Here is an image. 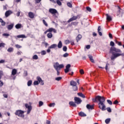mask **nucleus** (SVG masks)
Instances as JSON below:
<instances>
[{
  "instance_id": "obj_1",
  "label": "nucleus",
  "mask_w": 124,
  "mask_h": 124,
  "mask_svg": "<svg viewBox=\"0 0 124 124\" xmlns=\"http://www.w3.org/2000/svg\"><path fill=\"white\" fill-rule=\"evenodd\" d=\"M96 99H97L99 101L98 106L100 109H102V111H105L106 110V107L104 103L105 102V97L100 96H96Z\"/></svg>"
},
{
  "instance_id": "obj_2",
  "label": "nucleus",
  "mask_w": 124,
  "mask_h": 124,
  "mask_svg": "<svg viewBox=\"0 0 124 124\" xmlns=\"http://www.w3.org/2000/svg\"><path fill=\"white\" fill-rule=\"evenodd\" d=\"M53 66L57 71V74L58 76L60 75V70H61V68H63V67H64V65H63V64H62L60 65L58 62L55 63L53 65Z\"/></svg>"
},
{
  "instance_id": "obj_3",
  "label": "nucleus",
  "mask_w": 124,
  "mask_h": 124,
  "mask_svg": "<svg viewBox=\"0 0 124 124\" xmlns=\"http://www.w3.org/2000/svg\"><path fill=\"white\" fill-rule=\"evenodd\" d=\"M24 111H22L21 110H18L16 111L15 114L18 117H20L21 118H24V117H25V115H24Z\"/></svg>"
},
{
  "instance_id": "obj_4",
  "label": "nucleus",
  "mask_w": 124,
  "mask_h": 124,
  "mask_svg": "<svg viewBox=\"0 0 124 124\" xmlns=\"http://www.w3.org/2000/svg\"><path fill=\"white\" fill-rule=\"evenodd\" d=\"M112 56L111 57V60H115L118 57H120V56H124V54L122 53H115L114 52H112Z\"/></svg>"
},
{
  "instance_id": "obj_5",
  "label": "nucleus",
  "mask_w": 124,
  "mask_h": 124,
  "mask_svg": "<svg viewBox=\"0 0 124 124\" xmlns=\"http://www.w3.org/2000/svg\"><path fill=\"white\" fill-rule=\"evenodd\" d=\"M110 51L115 52L116 53H122V50L120 49H118L115 47H111Z\"/></svg>"
},
{
  "instance_id": "obj_6",
  "label": "nucleus",
  "mask_w": 124,
  "mask_h": 124,
  "mask_svg": "<svg viewBox=\"0 0 124 124\" xmlns=\"http://www.w3.org/2000/svg\"><path fill=\"white\" fill-rule=\"evenodd\" d=\"M74 100L75 103H77V104H80L81 102H82V100L79 97H75Z\"/></svg>"
},
{
  "instance_id": "obj_7",
  "label": "nucleus",
  "mask_w": 124,
  "mask_h": 124,
  "mask_svg": "<svg viewBox=\"0 0 124 124\" xmlns=\"http://www.w3.org/2000/svg\"><path fill=\"white\" fill-rule=\"evenodd\" d=\"M25 107L28 109L27 114L30 113L31 111V106L29 105L28 104H25Z\"/></svg>"
},
{
  "instance_id": "obj_8",
  "label": "nucleus",
  "mask_w": 124,
  "mask_h": 124,
  "mask_svg": "<svg viewBox=\"0 0 124 124\" xmlns=\"http://www.w3.org/2000/svg\"><path fill=\"white\" fill-rule=\"evenodd\" d=\"M49 12L51 13V14H56V13H58V11L55 9L50 8L49 9Z\"/></svg>"
},
{
  "instance_id": "obj_9",
  "label": "nucleus",
  "mask_w": 124,
  "mask_h": 124,
  "mask_svg": "<svg viewBox=\"0 0 124 124\" xmlns=\"http://www.w3.org/2000/svg\"><path fill=\"white\" fill-rule=\"evenodd\" d=\"M78 19V16H74L72 18H70L68 20V23H70V22H72V21H75V20H77Z\"/></svg>"
},
{
  "instance_id": "obj_10",
  "label": "nucleus",
  "mask_w": 124,
  "mask_h": 124,
  "mask_svg": "<svg viewBox=\"0 0 124 124\" xmlns=\"http://www.w3.org/2000/svg\"><path fill=\"white\" fill-rule=\"evenodd\" d=\"M71 66V65L70 64H68L66 66V69H65L64 71H65V73H67L68 72H69V69L70 68V67Z\"/></svg>"
},
{
  "instance_id": "obj_11",
  "label": "nucleus",
  "mask_w": 124,
  "mask_h": 124,
  "mask_svg": "<svg viewBox=\"0 0 124 124\" xmlns=\"http://www.w3.org/2000/svg\"><path fill=\"white\" fill-rule=\"evenodd\" d=\"M12 13H13V12H12L11 10L7 11L5 13V17H8L11 14H12Z\"/></svg>"
},
{
  "instance_id": "obj_12",
  "label": "nucleus",
  "mask_w": 124,
  "mask_h": 124,
  "mask_svg": "<svg viewBox=\"0 0 124 124\" xmlns=\"http://www.w3.org/2000/svg\"><path fill=\"white\" fill-rule=\"evenodd\" d=\"M47 31H48V32H52V31H53V32L56 33L57 32V30L53 28H50L47 29Z\"/></svg>"
},
{
  "instance_id": "obj_13",
  "label": "nucleus",
  "mask_w": 124,
  "mask_h": 124,
  "mask_svg": "<svg viewBox=\"0 0 124 124\" xmlns=\"http://www.w3.org/2000/svg\"><path fill=\"white\" fill-rule=\"evenodd\" d=\"M28 16L29 18H31V19H33V18H34V14L31 12L29 13Z\"/></svg>"
},
{
  "instance_id": "obj_14",
  "label": "nucleus",
  "mask_w": 124,
  "mask_h": 124,
  "mask_svg": "<svg viewBox=\"0 0 124 124\" xmlns=\"http://www.w3.org/2000/svg\"><path fill=\"white\" fill-rule=\"evenodd\" d=\"M37 80H38V82L41 83V85H44V82L43 80H42V79H41L40 77H37Z\"/></svg>"
},
{
  "instance_id": "obj_15",
  "label": "nucleus",
  "mask_w": 124,
  "mask_h": 124,
  "mask_svg": "<svg viewBox=\"0 0 124 124\" xmlns=\"http://www.w3.org/2000/svg\"><path fill=\"white\" fill-rule=\"evenodd\" d=\"M106 19L107 21H112V17L108 14H106Z\"/></svg>"
},
{
  "instance_id": "obj_16",
  "label": "nucleus",
  "mask_w": 124,
  "mask_h": 124,
  "mask_svg": "<svg viewBox=\"0 0 124 124\" xmlns=\"http://www.w3.org/2000/svg\"><path fill=\"white\" fill-rule=\"evenodd\" d=\"M69 105L71 106H72L73 107H77V105H76V104H75L74 102H69Z\"/></svg>"
},
{
  "instance_id": "obj_17",
  "label": "nucleus",
  "mask_w": 124,
  "mask_h": 124,
  "mask_svg": "<svg viewBox=\"0 0 124 124\" xmlns=\"http://www.w3.org/2000/svg\"><path fill=\"white\" fill-rule=\"evenodd\" d=\"M70 85L71 86H72L73 87L77 86V83L76 81H74L73 80H72L70 82Z\"/></svg>"
},
{
  "instance_id": "obj_18",
  "label": "nucleus",
  "mask_w": 124,
  "mask_h": 124,
  "mask_svg": "<svg viewBox=\"0 0 124 124\" xmlns=\"http://www.w3.org/2000/svg\"><path fill=\"white\" fill-rule=\"evenodd\" d=\"M79 116L80 117H87V114L83 112H80L78 113Z\"/></svg>"
},
{
  "instance_id": "obj_19",
  "label": "nucleus",
  "mask_w": 124,
  "mask_h": 124,
  "mask_svg": "<svg viewBox=\"0 0 124 124\" xmlns=\"http://www.w3.org/2000/svg\"><path fill=\"white\" fill-rule=\"evenodd\" d=\"M17 38H26V35L24 34L18 35L17 36Z\"/></svg>"
},
{
  "instance_id": "obj_20",
  "label": "nucleus",
  "mask_w": 124,
  "mask_h": 124,
  "mask_svg": "<svg viewBox=\"0 0 124 124\" xmlns=\"http://www.w3.org/2000/svg\"><path fill=\"white\" fill-rule=\"evenodd\" d=\"M17 74V70L16 69H13L12 71V75H16Z\"/></svg>"
},
{
  "instance_id": "obj_21",
  "label": "nucleus",
  "mask_w": 124,
  "mask_h": 124,
  "mask_svg": "<svg viewBox=\"0 0 124 124\" xmlns=\"http://www.w3.org/2000/svg\"><path fill=\"white\" fill-rule=\"evenodd\" d=\"M78 96H80V97H82L83 98H85V97H86V96H85V95H84L82 93H78Z\"/></svg>"
},
{
  "instance_id": "obj_22",
  "label": "nucleus",
  "mask_w": 124,
  "mask_h": 124,
  "mask_svg": "<svg viewBox=\"0 0 124 124\" xmlns=\"http://www.w3.org/2000/svg\"><path fill=\"white\" fill-rule=\"evenodd\" d=\"M57 46L58 45H57V44H53L49 46V48L50 49H55V48H57Z\"/></svg>"
},
{
  "instance_id": "obj_23",
  "label": "nucleus",
  "mask_w": 124,
  "mask_h": 124,
  "mask_svg": "<svg viewBox=\"0 0 124 124\" xmlns=\"http://www.w3.org/2000/svg\"><path fill=\"white\" fill-rule=\"evenodd\" d=\"M86 108L87 109H93V105H87Z\"/></svg>"
},
{
  "instance_id": "obj_24",
  "label": "nucleus",
  "mask_w": 124,
  "mask_h": 124,
  "mask_svg": "<svg viewBox=\"0 0 124 124\" xmlns=\"http://www.w3.org/2000/svg\"><path fill=\"white\" fill-rule=\"evenodd\" d=\"M58 48H61L62 47V41H59L58 44Z\"/></svg>"
},
{
  "instance_id": "obj_25",
  "label": "nucleus",
  "mask_w": 124,
  "mask_h": 124,
  "mask_svg": "<svg viewBox=\"0 0 124 124\" xmlns=\"http://www.w3.org/2000/svg\"><path fill=\"white\" fill-rule=\"evenodd\" d=\"M88 57L92 62H94V60H93V56L89 55Z\"/></svg>"
},
{
  "instance_id": "obj_26",
  "label": "nucleus",
  "mask_w": 124,
  "mask_h": 124,
  "mask_svg": "<svg viewBox=\"0 0 124 124\" xmlns=\"http://www.w3.org/2000/svg\"><path fill=\"white\" fill-rule=\"evenodd\" d=\"M16 29H19L22 28V25L21 24H17L16 25Z\"/></svg>"
},
{
  "instance_id": "obj_27",
  "label": "nucleus",
  "mask_w": 124,
  "mask_h": 124,
  "mask_svg": "<svg viewBox=\"0 0 124 124\" xmlns=\"http://www.w3.org/2000/svg\"><path fill=\"white\" fill-rule=\"evenodd\" d=\"M81 38H82V35L80 34L78 35L76 38L77 42H78V41H79Z\"/></svg>"
},
{
  "instance_id": "obj_28",
  "label": "nucleus",
  "mask_w": 124,
  "mask_h": 124,
  "mask_svg": "<svg viewBox=\"0 0 124 124\" xmlns=\"http://www.w3.org/2000/svg\"><path fill=\"white\" fill-rule=\"evenodd\" d=\"M13 26H14V25L13 24L8 25L7 27L8 30H9V31H10V30H12V29H13Z\"/></svg>"
},
{
  "instance_id": "obj_29",
  "label": "nucleus",
  "mask_w": 124,
  "mask_h": 124,
  "mask_svg": "<svg viewBox=\"0 0 124 124\" xmlns=\"http://www.w3.org/2000/svg\"><path fill=\"white\" fill-rule=\"evenodd\" d=\"M47 36L48 38H52V37H53V34H52V33L51 32L48 33L47 34Z\"/></svg>"
},
{
  "instance_id": "obj_30",
  "label": "nucleus",
  "mask_w": 124,
  "mask_h": 124,
  "mask_svg": "<svg viewBox=\"0 0 124 124\" xmlns=\"http://www.w3.org/2000/svg\"><path fill=\"white\" fill-rule=\"evenodd\" d=\"M4 46H5L4 43H0V48H4Z\"/></svg>"
},
{
  "instance_id": "obj_31",
  "label": "nucleus",
  "mask_w": 124,
  "mask_h": 124,
  "mask_svg": "<svg viewBox=\"0 0 124 124\" xmlns=\"http://www.w3.org/2000/svg\"><path fill=\"white\" fill-rule=\"evenodd\" d=\"M14 50V48H13V47H10L7 49L8 52H13V51Z\"/></svg>"
},
{
  "instance_id": "obj_32",
  "label": "nucleus",
  "mask_w": 124,
  "mask_h": 124,
  "mask_svg": "<svg viewBox=\"0 0 124 124\" xmlns=\"http://www.w3.org/2000/svg\"><path fill=\"white\" fill-rule=\"evenodd\" d=\"M56 3H57V4L60 6H61V5H62V2H61V1H60V0H57L56 1Z\"/></svg>"
},
{
  "instance_id": "obj_33",
  "label": "nucleus",
  "mask_w": 124,
  "mask_h": 124,
  "mask_svg": "<svg viewBox=\"0 0 124 124\" xmlns=\"http://www.w3.org/2000/svg\"><path fill=\"white\" fill-rule=\"evenodd\" d=\"M62 79V78L59 77L55 78L56 81H61Z\"/></svg>"
},
{
  "instance_id": "obj_34",
  "label": "nucleus",
  "mask_w": 124,
  "mask_h": 124,
  "mask_svg": "<svg viewBox=\"0 0 124 124\" xmlns=\"http://www.w3.org/2000/svg\"><path fill=\"white\" fill-rule=\"evenodd\" d=\"M31 84H32V81L31 80L28 81L27 83L28 87H30V86H31Z\"/></svg>"
},
{
  "instance_id": "obj_35",
  "label": "nucleus",
  "mask_w": 124,
  "mask_h": 124,
  "mask_svg": "<svg viewBox=\"0 0 124 124\" xmlns=\"http://www.w3.org/2000/svg\"><path fill=\"white\" fill-rule=\"evenodd\" d=\"M43 22L44 25H45V26H46V27H48V24H47V22H46V21H45V20L43 19Z\"/></svg>"
},
{
  "instance_id": "obj_36",
  "label": "nucleus",
  "mask_w": 124,
  "mask_h": 124,
  "mask_svg": "<svg viewBox=\"0 0 124 124\" xmlns=\"http://www.w3.org/2000/svg\"><path fill=\"white\" fill-rule=\"evenodd\" d=\"M55 105H56V104L55 103H50L49 105V106L50 107H55Z\"/></svg>"
},
{
  "instance_id": "obj_37",
  "label": "nucleus",
  "mask_w": 124,
  "mask_h": 124,
  "mask_svg": "<svg viewBox=\"0 0 124 124\" xmlns=\"http://www.w3.org/2000/svg\"><path fill=\"white\" fill-rule=\"evenodd\" d=\"M32 59L33 60H37L38 59V56L37 55H34L33 57H32Z\"/></svg>"
},
{
  "instance_id": "obj_38",
  "label": "nucleus",
  "mask_w": 124,
  "mask_h": 124,
  "mask_svg": "<svg viewBox=\"0 0 124 124\" xmlns=\"http://www.w3.org/2000/svg\"><path fill=\"white\" fill-rule=\"evenodd\" d=\"M69 55V54L67 53H65L63 55V58H67V57Z\"/></svg>"
},
{
  "instance_id": "obj_39",
  "label": "nucleus",
  "mask_w": 124,
  "mask_h": 124,
  "mask_svg": "<svg viewBox=\"0 0 124 124\" xmlns=\"http://www.w3.org/2000/svg\"><path fill=\"white\" fill-rule=\"evenodd\" d=\"M73 89L74 91H77L78 90V88L77 87V85H76L75 86H73Z\"/></svg>"
},
{
  "instance_id": "obj_40",
  "label": "nucleus",
  "mask_w": 124,
  "mask_h": 124,
  "mask_svg": "<svg viewBox=\"0 0 124 124\" xmlns=\"http://www.w3.org/2000/svg\"><path fill=\"white\" fill-rule=\"evenodd\" d=\"M67 6H68V7H70V8L72 7V4H71V3L70 2H68L67 3Z\"/></svg>"
},
{
  "instance_id": "obj_41",
  "label": "nucleus",
  "mask_w": 124,
  "mask_h": 124,
  "mask_svg": "<svg viewBox=\"0 0 124 124\" xmlns=\"http://www.w3.org/2000/svg\"><path fill=\"white\" fill-rule=\"evenodd\" d=\"M41 55H46V51H45V50H42V51L41 52Z\"/></svg>"
},
{
  "instance_id": "obj_42",
  "label": "nucleus",
  "mask_w": 124,
  "mask_h": 124,
  "mask_svg": "<svg viewBox=\"0 0 124 124\" xmlns=\"http://www.w3.org/2000/svg\"><path fill=\"white\" fill-rule=\"evenodd\" d=\"M110 119H107L105 120V123H106V124H109V123H110Z\"/></svg>"
},
{
  "instance_id": "obj_43",
  "label": "nucleus",
  "mask_w": 124,
  "mask_h": 124,
  "mask_svg": "<svg viewBox=\"0 0 124 124\" xmlns=\"http://www.w3.org/2000/svg\"><path fill=\"white\" fill-rule=\"evenodd\" d=\"M16 47L17 49H20V48H22V46H20V45H19L18 44L16 45Z\"/></svg>"
},
{
  "instance_id": "obj_44",
  "label": "nucleus",
  "mask_w": 124,
  "mask_h": 124,
  "mask_svg": "<svg viewBox=\"0 0 124 124\" xmlns=\"http://www.w3.org/2000/svg\"><path fill=\"white\" fill-rule=\"evenodd\" d=\"M63 51H64V52H66V51H67V47H66V46H64L63 47Z\"/></svg>"
},
{
  "instance_id": "obj_45",
  "label": "nucleus",
  "mask_w": 124,
  "mask_h": 124,
  "mask_svg": "<svg viewBox=\"0 0 124 124\" xmlns=\"http://www.w3.org/2000/svg\"><path fill=\"white\" fill-rule=\"evenodd\" d=\"M69 43H70V41H69V40H66L65 41V44L67 45L69 44Z\"/></svg>"
},
{
  "instance_id": "obj_46",
  "label": "nucleus",
  "mask_w": 124,
  "mask_h": 124,
  "mask_svg": "<svg viewBox=\"0 0 124 124\" xmlns=\"http://www.w3.org/2000/svg\"><path fill=\"white\" fill-rule=\"evenodd\" d=\"M2 75H3V72H2V71H0V79H1Z\"/></svg>"
},
{
  "instance_id": "obj_47",
  "label": "nucleus",
  "mask_w": 124,
  "mask_h": 124,
  "mask_svg": "<svg viewBox=\"0 0 124 124\" xmlns=\"http://www.w3.org/2000/svg\"><path fill=\"white\" fill-rule=\"evenodd\" d=\"M107 102L108 104H110V105H112V104H113V103L110 100H107Z\"/></svg>"
},
{
  "instance_id": "obj_48",
  "label": "nucleus",
  "mask_w": 124,
  "mask_h": 124,
  "mask_svg": "<svg viewBox=\"0 0 124 124\" xmlns=\"http://www.w3.org/2000/svg\"><path fill=\"white\" fill-rule=\"evenodd\" d=\"M42 105H43V102H42V101H40V102H39V107L42 106Z\"/></svg>"
},
{
  "instance_id": "obj_49",
  "label": "nucleus",
  "mask_w": 124,
  "mask_h": 124,
  "mask_svg": "<svg viewBox=\"0 0 124 124\" xmlns=\"http://www.w3.org/2000/svg\"><path fill=\"white\" fill-rule=\"evenodd\" d=\"M114 45H115V43L113 41H111L110 43V46H112V47H113Z\"/></svg>"
},
{
  "instance_id": "obj_50",
  "label": "nucleus",
  "mask_w": 124,
  "mask_h": 124,
  "mask_svg": "<svg viewBox=\"0 0 124 124\" xmlns=\"http://www.w3.org/2000/svg\"><path fill=\"white\" fill-rule=\"evenodd\" d=\"M107 110L108 112H109V113H111V112H112V110L111 109V108H107Z\"/></svg>"
},
{
  "instance_id": "obj_51",
  "label": "nucleus",
  "mask_w": 124,
  "mask_h": 124,
  "mask_svg": "<svg viewBox=\"0 0 124 124\" xmlns=\"http://www.w3.org/2000/svg\"><path fill=\"white\" fill-rule=\"evenodd\" d=\"M86 9L88 11H89V12H91V11H92V9L90 7H86Z\"/></svg>"
},
{
  "instance_id": "obj_52",
  "label": "nucleus",
  "mask_w": 124,
  "mask_h": 124,
  "mask_svg": "<svg viewBox=\"0 0 124 124\" xmlns=\"http://www.w3.org/2000/svg\"><path fill=\"white\" fill-rule=\"evenodd\" d=\"M33 84L35 86H36L37 85H38V84H39V82L38 81H35Z\"/></svg>"
},
{
  "instance_id": "obj_53",
  "label": "nucleus",
  "mask_w": 124,
  "mask_h": 124,
  "mask_svg": "<svg viewBox=\"0 0 124 124\" xmlns=\"http://www.w3.org/2000/svg\"><path fill=\"white\" fill-rule=\"evenodd\" d=\"M116 43H117L118 45H119V46H122V43H121V42H118L117 41H116Z\"/></svg>"
},
{
  "instance_id": "obj_54",
  "label": "nucleus",
  "mask_w": 124,
  "mask_h": 124,
  "mask_svg": "<svg viewBox=\"0 0 124 124\" xmlns=\"http://www.w3.org/2000/svg\"><path fill=\"white\" fill-rule=\"evenodd\" d=\"M79 72L80 73V74H84V70L83 69H81L79 70Z\"/></svg>"
},
{
  "instance_id": "obj_55",
  "label": "nucleus",
  "mask_w": 124,
  "mask_h": 124,
  "mask_svg": "<svg viewBox=\"0 0 124 124\" xmlns=\"http://www.w3.org/2000/svg\"><path fill=\"white\" fill-rule=\"evenodd\" d=\"M108 66H109V63H107L106 65V70H108Z\"/></svg>"
},
{
  "instance_id": "obj_56",
  "label": "nucleus",
  "mask_w": 124,
  "mask_h": 124,
  "mask_svg": "<svg viewBox=\"0 0 124 124\" xmlns=\"http://www.w3.org/2000/svg\"><path fill=\"white\" fill-rule=\"evenodd\" d=\"M3 36L8 37V36H9V34H8V33H3Z\"/></svg>"
},
{
  "instance_id": "obj_57",
  "label": "nucleus",
  "mask_w": 124,
  "mask_h": 124,
  "mask_svg": "<svg viewBox=\"0 0 124 124\" xmlns=\"http://www.w3.org/2000/svg\"><path fill=\"white\" fill-rule=\"evenodd\" d=\"M70 43H71V45L72 46L75 45V44L74 43V41L73 40L71 41Z\"/></svg>"
},
{
  "instance_id": "obj_58",
  "label": "nucleus",
  "mask_w": 124,
  "mask_h": 124,
  "mask_svg": "<svg viewBox=\"0 0 124 124\" xmlns=\"http://www.w3.org/2000/svg\"><path fill=\"white\" fill-rule=\"evenodd\" d=\"M2 86H3V82L0 80V87H2Z\"/></svg>"
},
{
  "instance_id": "obj_59",
  "label": "nucleus",
  "mask_w": 124,
  "mask_h": 124,
  "mask_svg": "<svg viewBox=\"0 0 124 124\" xmlns=\"http://www.w3.org/2000/svg\"><path fill=\"white\" fill-rule=\"evenodd\" d=\"M4 62H5V61L4 60H1L0 61V63H4Z\"/></svg>"
},
{
  "instance_id": "obj_60",
  "label": "nucleus",
  "mask_w": 124,
  "mask_h": 124,
  "mask_svg": "<svg viewBox=\"0 0 124 124\" xmlns=\"http://www.w3.org/2000/svg\"><path fill=\"white\" fill-rule=\"evenodd\" d=\"M50 49H51L50 48V47L49 46L48 47V49H47V50H46V52H47V53H50Z\"/></svg>"
},
{
  "instance_id": "obj_61",
  "label": "nucleus",
  "mask_w": 124,
  "mask_h": 124,
  "mask_svg": "<svg viewBox=\"0 0 124 124\" xmlns=\"http://www.w3.org/2000/svg\"><path fill=\"white\" fill-rule=\"evenodd\" d=\"M108 36L110 38H113V36L112 35V34H111L110 33L108 34Z\"/></svg>"
},
{
  "instance_id": "obj_62",
  "label": "nucleus",
  "mask_w": 124,
  "mask_h": 124,
  "mask_svg": "<svg viewBox=\"0 0 124 124\" xmlns=\"http://www.w3.org/2000/svg\"><path fill=\"white\" fill-rule=\"evenodd\" d=\"M1 23V26H5V22H4L3 21V22H2Z\"/></svg>"
},
{
  "instance_id": "obj_63",
  "label": "nucleus",
  "mask_w": 124,
  "mask_h": 124,
  "mask_svg": "<svg viewBox=\"0 0 124 124\" xmlns=\"http://www.w3.org/2000/svg\"><path fill=\"white\" fill-rule=\"evenodd\" d=\"M101 31V27L100 26H98V31Z\"/></svg>"
},
{
  "instance_id": "obj_64",
  "label": "nucleus",
  "mask_w": 124,
  "mask_h": 124,
  "mask_svg": "<svg viewBox=\"0 0 124 124\" xmlns=\"http://www.w3.org/2000/svg\"><path fill=\"white\" fill-rule=\"evenodd\" d=\"M118 103H119V102L117 100H115L114 102H113V104H118Z\"/></svg>"
}]
</instances>
